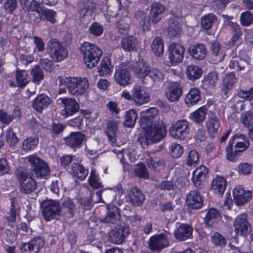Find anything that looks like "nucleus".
Wrapping results in <instances>:
<instances>
[{"label": "nucleus", "mask_w": 253, "mask_h": 253, "mask_svg": "<svg viewBox=\"0 0 253 253\" xmlns=\"http://www.w3.org/2000/svg\"><path fill=\"white\" fill-rule=\"evenodd\" d=\"M114 78L118 84L125 86L129 84L131 75L128 70V66L121 64L119 68L116 70Z\"/></svg>", "instance_id": "18"}, {"label": "nucleus", "mask_w": 253, "mask_h": 253, "mask_svg": "<svg viewBox=\"0 0 253 253\" xmlns=\"http://www.w3.org/2000/svg\"><path fill=\"white\" fill-rule=\"evenodd\" d=\"M112 68V66L111 64L110 59L107 57H105L103 58L101 61L100 68L98 70L99 75L101 76L110 75Z\"/></svg>", "instance_id": "40"}, {"label": "nucleus", "mask_w": 253, "mask_h": 253, "mask_svg": "<svg viewBox=\"0 0 253 253\" xmlns=\"http://www.w3.org/2000/svg\"><path fill=\"white\" fill-rule=\"evenodd\" d=\"M129 201L135 206L141 205L144 202V196L136 187L132 188L128 193Z\"/></svg>", "instance_id": "28"}, {"label": "nucleus", "mask_w": 253, "mask_h": 253, "mask_svg": "<svg viewBox=\"0 0 253 253\" xmlns=\"http://www.w3.org/2000/svg\"><path fill=\"white\" fill-rule=\"evenodd\" d=\"M241 122L248 128L251 126L253 122V113L251 112H246L242 114Z\"/></svg>", "instance_id": "59"}, {"label": "nucleus", "mask_w": 253, "mask_h": 253, "mask_svg": "<svg viewBox=\"0 0 253 253\" xmlns=\"http://www.w3.org/2000/svg\"><path fill=\"white\" fill-rule=\"evenodd\" d=\"M192 228L187 224H181L174 232V237L179 241H184L192 235Z\"/></svg>", "instance_id": "25"}, {"label": "nucleus", "mask_w": 253, "mask_h": 253, "mask_svg": "<svg viewBox=\"0 0 253 253\" xmlns=\"http://www.w3.org/2000/svg\"><path fill=\"white\" fill-rule=\"evenodd\" d=\"M165 75L163 72L157 68L150 69L148 79L152 82V85L154 83H158L163 81Z\"/></svg>", "instance_id": "46"}, {"label": "nucleus", "mask_w": 253, "mask_h": 253, "mask_svg": "<svg viewBox=\"0 0 253 253\" xmlns=\"http://www.w3.org/2000/svg\"><path fill=\"white\" fill-rule=\"evenodd\" d=\"M233 195L236 204L243 206L251 200L252 192L250 190L246 191L243 187L237 186L233 189Z\"/></svg>", "instance_id": "19"}, {"label": "nucleus", "mask_w": 253, "mask_h": 253, "mask_svg": "<svg viewBox=\"0 0 253 253\" xmlns=\"http://www.w3.org/2000/svg\"><path fill=\"white\" fill-rule=\"evenodd\" d=\"M219 216V211L214 208L210 209L205 218V222L207 225L212 226L215 223V220Z\"/></svg>", "instance_id": "48"}, {"label": "nucleus", "mask_w": 253, "mask_h": 253, "mask_svg": "<svg viewBox=\"0 0 253 253\" xmlns=\"http://www.w3.org/2000/svg\"><path fill=\"white\" fill-rule=\"evenodd\" d=\"M108 212L102 220L106 223H115L120 218L119 208L113 205L107 206Z\"/></svg>", "instance_id": "31"}, {"label": "nucleus", "mask_w": 253, "mask_h": 253, "mask_svg": "<svg viewBox=\"0 0 253 253\" xmlns=\"http://www.w3.org/2000/svg\"><path fill=\"white\" fill-rule=\"evenodd\" d=\"M229 24L230 25V28L234 32V34L231 41L229 42V45L230 46H234L241 41V37L243 34L242 29L237 23H230Z\"/></svg>", "instance_id": "33"}, {"label": "nucleus", "mask_w": 253, "mask_h": 253, "mask_svg": "<svg viewBox=\"0 0 253 253\" xmlns=\"http://www.w3.org/2000/svg\"><path fill=\"white\" fill-rule=\"evenodd\" d=\"M235 74L233 72L227 74L223 79L222 91L227 95L236 82Z\"/></svg>", "instance_id": "38"}, {"label": "nucleus", "mask_w": 253, "mask_h": 253, "mask_svg": "<svg viewBox=\"0 0 253 253\" xmlns=\"http://www.w3.org/2000/svg\"><path fill=\"white\" fill-rule=\"evenodd\" d=\"M31 74L33 77V80L34 83L40 82L44 77L43 73L39 66H36L33 68Z\"/></svg>", "instance_id": "60"}, {"label": "nucleus", "mask_w": 253, "mask_h": 253, "mask_svg": "<svg viewBox=\"0 0 253 253\" xmlns=\"http://www.w3.org/2000/svg\"><path fill=\"white\" fill-rule=\"evenodd\" d=\"M62 208L66 210V211L69 214V217H72L76 211V206L73 201L70 199H66L62 203Z\"/></svg>", "instance_id": "54"}, {"label": "nucleus", "mask_w": 253, "mask_h": 253, "mask_svg": "<svg viewBox=\"0 0 253 253\" xmlns=\"http://www.w3.org/2000/svg\"><path fill=\"white\" fill-rule=\"evenodd\" d=\"M16 175L20 181V191L25 194L34 192L37 188V182L32 178L30 172L24 168H19L16 170Z\"/></svg>", "instance_id": "4"}, {"label": "nucleus", "mask_w": 253, "mask_h": 253, "mask_svg": "<svg viewBox=\"0 0 253 253\" xmlns=\"http://www.w3.org/2000/svg\"><path fill=\"white\" fill-rule=\"evenodd\" d=\"M85 138V135L83 133L78 132H72L71 134L65 138V143L69 147L75 148L80 146Z\"/></svg>", "instance_id": "27"}, {"label": "nucleus", "mask_w": 253, "mask_h": 253, "mask_svg": "<svg viewBox=\"0 0 253 253\" xmlns=\"http://www.w3.org/2000/svg\"><path fill=\"white\" fill-rule=\"evenodd\" d=\"M150 100V95L143 87L136 85L133 87L132 100L135 105L141 106L147 103Z\"/></svg>", "instance_id": "16"}, {"label": "nucleus", "mask_w": 253, "mask_h": 253, "mask_svg": "<svg viewBox=\"0 0 253 253\" xmlns=\"http://www.w3.org/2000/svg\"><path fill=\"white\" fill-rule=\"evenodd\" d=\"M166 161L164 159H153L150 157L147 159V166L154 171H160L165 166Z\"/></svg>", "instance_id": "42"}, {"label": "nucleus", "mask_w": 253, "mask_h": 253, "mask_svg": "<svg viewBox=\"0 0 253 253\" xmlns=\"http://www.w3.org/2000/svg\"><path fill=\"white\" fill-rule=\"evenodd\" d=\"M245 139L246 136L241 133H237L230 139L226 148V158L228 160H237L241 153L248 149L250 142L248 140Z\"/></svg>", "instance_id": "2"}, {"label": "nucleus", "mask_w": 253, "mask_h": 253, "mask_svg": "<svg viewBox=\"0 0 253 253\" xmlns=\"http://www.w3.org/2000/svg\"><path fill=\"white\" fill-rule=\"evenodd\" d=\"M64 105L65 117L72 116L77 113L79 109V105L77 101L72 98H63L61 99Z\"/></svg>", "instance_id": "26"}, {"label": "nucleus", "mask_w": 253, "mask_h": 253, "mask_svg": "<svg viewBox=\"0 0 253 253\" xmlns=\"http://www.w3.org/2000/svg\"><path fill=\"white\" fill-rule=\"evenodd\" d=\"M253 20V15L250 11H246L241 14L240 21L244 26H248L251 24Z\"/></svg>", "instance_id": "64"}, {"label": "nucleus", "mask_w": 253, "mask_h": 253, "mask_svg": "<svg viewBox=\"0 0 253 253\" xmlns=\"http://www.w3.org/2000/svg\"><path fill=\"white\" fill-rule=\"evenodd\" d=\"M201 99V92L196 88L191 89L187 94L185 101L189 106L197 104Z\"/></svg>", "instance_id": "34"}, {"label": "nucleus", "mask_w": 253, "mask_h": 253, "mask_svg": "<svg viewBox=\"0 0 253 253\" xmlns=\"http://www.w3.org/2000/svg\"><path fill=\"white\" fill-rule=\"evenodd\" d=\"M226 180L224 178L217 176L212 181L211 189L214 193L222 195L226 189Z\"/></svg>", "instance_id": "32"}, {"label": "nucleus", "mask_w": 253, "mask_h": 253, "mask_svg": "<svg viewBox=\"0 0 253 253\" xmlns=\"http://www.w3.org/2000/svg\"><path fill=\"white\" fill-rule=\"evenodd\" d=\"M158 113L159 111L156 108H151L140 113L139 123L147 144L159 142L167 134L166 128L162 121H152Z\"/></svg>", "instance_id": "1"}, {"label": "nucleus", "mask_w": 253, "mask_h": 253, "mask_svg": "<svg viewBox=\"0 0 253 253\" xmlns=\"http://www.w3.org/2000/svg\"><path fill=\"white\" fill-rule=\"evenodd\" d=\"M81 52L83 54V58L86 67L91 69L98 63L102 54L101 49L96 45L84 42L80 47Z\"/></svg>", "instance_id": "3"}, {"label": "nucleus", "mask_w": 253, "mask_h": 253, "mask_svg": "<svg viewBox=\"0 0 253 253\" xmlns=\"http://www.w3.org/2000/svg\"><path fill=\"white\" fill-rule=\"evenodd\" d=\"M152 52L157 56L162 55L164 51V43L162 39L157 37L155 38L151 44Z\"/></svg>", "instance_id": "41"}, {"label": "nucleus", "mask_w": 253, "mask_h": 253, "mask_svg": "<svg viewBox=\"0 0 253 253\" xmlns=\"http://www.w3.org/2000/svg\"><path fill=\"white\" fill-rule=\"evenodd\" d=\"M72 172L74 177H76L80 180L84 179L88 174V171L83 166L73 163L72 165Z\"/></svg>", "instance_id": "35"}, {"label": "nucleus", "mask_w": 253, "mask_h": 253, "mask_svg": "<svg viewBox=\"0 0 253 253\" xmlns=\"http://www.w3.org/2000/svg\"><path fill=\"white\" fill-rule=\"evenodd\" d=\"M211 50L212 55L217 58L216 59L217 60L221 61L223 60L225 54L222 50L220 44L219 42H213L211 45Z\"/></svg>", "instance_id": "49"}, {"label": "nucleus", "mask_w": 253, "mask_h": 253, "mask_svg": "<svg viewBox=\"0 0 253 253\" xmlns=\"http://www.w3.org/2000/svg\"><path fill=\"white\" fill-rule=\"evenodd\" d=\"M185 48L181 44L172 42L169 46V61L172 64L181 62L184 57Z\"/></svg>", "instance_id": "12"}, {"label": "nucleus", "mask_w": 253, "mask_h": 253, "mask_svg": "<svg viewBox=\"0 0 253 253\" xmlns=\"http://www.w3.org/2000/svg\"><path fill=\"white\" fill-rule=\"evenodd\" d=\"M217 20V17L213 13L203 16L201 19V25L206 30H210L213 23Z\"/></svg>", "instance_id": "51"}, {"label": "nucleus", "mask_w": 253, "mask_h": 253, "mask_svg": "<svg viewBox=\"0 0 253 253\" xmlns=\"http://www.w3.org/2000/svg\"><path fill=\"white\" fill-rule=\"evenodd\" d=\"M130 233L129 228L126 225H117L108 233V240L115 244H121Z\"/></svg>", "instance_id": "10"}, {"label": "nucleus", "mask_w": 253, "mask_h": 253, "mask_svg": "<svg viewBox=\"0 0 253 253\" xmlns=\"http://www.w3.org/2000/svg\"><path fill=\"white\" fill-rule=\"evenodd\" d=\"M186 74L190 80H195L201 77L202 74V70L198 66L191 65L187 66Z\"/></svg>", "instance_id": "43"}, {"label": "nucleus", "mask_w": 253, "mask_h": 253, "mask_svg": "<svg viewBox=\"0 0 253 253\" xmlns=\"http://www.w3.org/2000/svg\"><path fill=\"white\" fill-rule=\"evenodd\" d=\"M44 244L42 238L37 237L28 243L21 242L19 248L22 253H39Z\"/></svg>", "instance_id": "11"}, {"label": "nucleus", "mask_w": 253, "mask_h": 253, "mask_svg": "<svg viewBox=\"0 0 253 253\" xmlns=\"http://www.w3.org/2000/svg\"><path fill=\"white\" fill-rule=\"evenodd\" d=\"M118 125L115 122H109L105 130L108 139L112 144L116 142V136L117 133Z\"/></svg>", "instance_id": "36"}, {"label": "nucleus", "mask_w": 253, "mask_h": 253, "mask_svg": "<svg viewBox=\"0 0 253 253\" xmlns=\"http://www.w3.org/2000/svg\"><path fill=\"white\" fill-rule=\"evenodd\" d=\"M228 66L231 69H236L239 71H241L248 68L249 63L242 59H232L230 60Z\"/></svg>", "instance_id": "50"}, {"label": "nucleus", "mask_w": 253, "mask_h": 253, "mask_svg": "<svg viewBox=\"0 0 253 253\" xmlns=\"http://www.w3.org/2000/svg\"><path fill=\"white\" fill-rule=\"evenodd\" d=\"M220 124L219 119L214 114H210L206 123V126L209 133L214 135L217 132Z\"/></svg>", "instance_id": "29"}, {"label": "nucleus", "mask_w": 253, "mask_h": 253, "mask_svg": "<svg viewBox=\"0 0 253 253\" xmlns=\"http://www.w3.org/2000/svg\"><path fill=\"white\" fill-rule=\"evenodd\" d=\"M189 55L195 60H202L206 56L207 50L204 44H196L189 47Z\"/></svg>", "instance_id": "23"}, {"label": "nucleus", "mask_w": 253, "mask_h": 253, "mask_svg": "<svg viewBox=\"0 0 253 253\" xmlns=\"http://www.w3.org/2000/svg\"><path fill=\"white\" fill-rule=\"evenodd\" d=\"M88 81L85 78H70L68 80L69 92L74 95L83 94L88 88Z\"/></svg>", "instance_id": "8"}, {"label": "nucleus", "mask_w": 253, "mask_h": 253, "mask_svg": "<svg viewBox=\"0 0 253 253\" xmlns=\"http://www.w3.org/2000/svg\"><path fill=\"white\" fill-rule=\"evenodd\" d=\"M200 155L198 152L195 150H191L186 159V164L188 166H192L197 164L199 161Z\"/></svg>", "instance_id": "55"}, {"label": "nucleus", "mask_w": 253, "mask_h": 253, "mask_svg": "<svg viewBox=\"0 0 253 253\" xmlns=\"http://www.w3.org/2000/svg\"><path fill=\"white\" fill-rule=\"evenodd\" d=\"M41 207L42 215L46 221L59 219L61 207L58 202L46 200L42 203Z\"/></svg>", "instance_id": "5"}, {"label": "nucleus", "mask_w": 253, "mask_h": 253, "mask_svg": "<svg viewBox=\"0 0 253 253\" xmlns=\"http://www.w3.org/2000/svg\"><path fill=\"white\" fill-rule=\"evenodd\" d=\"M137 40L133 36H127L121 41V47L126 51H130L136 48Z\"/></svg>", "instance_id": "37"}, {"label": "nucleus", "mask_w": 253, "mask_h": 253, "mask_svg": "<svg viewBox=\"0 0 253 253\" xmlns=\"http://www.w3.org/2000/svg\"><path fill=\"white\" fill-rule=\"evenodd\" d=\"M137 119V114L134 109H131L128 111L125 116V121L124 125L125 126L128 127H133Z\"/></svg>", "instance_id": "47"}, {"label": "nucleus", "mask_w": 253, "mask_h": 253, "mask_svg": "<svg viewBox=\"0 0 253 253\" xmlns=\"http://www.w3.org/2000/svg\"><path fill=\"white\" fill-rule=\"evenodd\" d=\"M167 235L162 233L154 235L150 238L149 246L152 250L159 251L169 246Z\"/></svg>", "instance_id": "17"}, {"label": "nucleus", "mask_w": 253, "mask_h": 253, "mask_svg": "<svg viewBox=\"0 0 253 253\" xmlns=\"http://www.w3.org/2000/svg\"><path fill=\"white\" fill-rule=\"evenodd\" d=\"M95 9V4L90 0H82L79 4V14L81 18L90 16Z\"/></svg>", "instance_id": "24"}, {"label": "nucleus", "mask_w": 253, "mask_h": 253, "mask_svg": "<svg viewBox=\"0 0 253 253\" xmlns=\"http://www.w3.org/2000/svg\"><path fill=\"white\" fill-rule=\"evenodd\" d=\"M189 123L186 120H179L169 128L170 135L176 139L184 140L189 133Z\"/></svg>", "instance_id": "6"}, {"label": "nucleus", "mask_w": 253, "mask_h": 253, "mask_svg": "<svg viewBox=\"0 0 253 253\" xmlns=\"http://www.w3.org/2000/svg\"><path fill=\"white\" fill-rule=\"evenodd\" d=\"M51 103L50 99L45 94L39 95L33 101V106L35 109L41 112Z\"/></svg>", "instance_id": "30"}, {"label": "nucleus", "mask_w": 253, "mask_h": 253, "mask_svg": "<svg viewBox=\"0 0 253 253\" xmlns=\"http://www.w3.org/2000/svg\"><path fill=\"white\" fill-rule=\"evenodd\" d=\"M150 69L149 66L143 60H139L135 63L132 67L133 72L142 80L143 84L148 86L152 85V82L149 81V79H148V75Z\"/></svg>", "instance_id": "13"}, {"label": "nucleus", "mask_w": 253, "mask_h": 253, "mask_svg": "<svg viewBox=\"0 0 253 253\" xmlns=\"http://www.w3.org/2000/svg\"><path fill=\"white\" fill-rule=\"evenodd\" d=\"M208 175V169L204 166H200L193 172V182L195 187L202 189Z\"/></svg>", "instance_id": "20"}, {"label": "nucleus", "mask_w": 253, "mask_h": 253, "mask_svg": "<svg viewBox=\"0 0 253 253\" xmlns=\"http://www.w3.org/2000/svg\"><path fill=\"white\" fill-rule=\"evenodd\" d=\"M16 80L18 87H24L29 82V77L25 70H17L16 72Z\"/></svg>", "instance_id": "45"}, {"label": "nucleus", "mask_w": 253, "mask_h": 253, "mask_svg": "<svg viewBox=\"0 0 253 253\" xmlns=\"http://www.w3.org/2000/svg\"><path fill=\"white\" fill-rule=\"evenodd\" d=\"M101 193V191H97L96 192V196L97 197V199L95 201H93L91 199V193H90V196L88 197L84 198L81 200V204L85 207L90 208L92 205V203H98L100 202L102 200Z\"/></svg>", "instance_id": "58"}, {"label": "nucleus", "mask_w": 253, "mask_h": 253, "mask_svg": "<svg viewBox=\"0 0 253 253\" xmlns=\"http://www.w3.org/2000/svg\"><path fill=\"white\" fill-rule=\"evenodd\" d=\"M49 55L56 62L63 60L67 57L66 48L56 39L50 40L47 44Z\"/></svg>", "instance_id": "7"}, {"label": "nucleus", "mask_w": 253, "mask_h": 253, "mask_svg": "<svg viewBox=\"0 0 253 253\" xmlns=\"http://www.w3.org/2000/svg\"><path fill=\"white\" fill-rule=\"evenodd\" d=\"M134 171L136 175L140 178L147 179L149 178V173L145 165L142 164H138L137 165L134 169Z\"/></svg>", "instance_id": "56"}, {"label": "nucleus", "mask_w": 253, "mask_h": 253, "mask_svg": "<svg viewBox=\"0 0 253 253\" xmlns=\"http://www.w3.org/2000/svg\"><path fill=\"white\" fill-rule=\"evenodd\" d=\"M183 153L182 146L177 143H172L170 147V154L173 158H178Z\"/></svg>", "instance_id": "63"}, {"label": "nucleus", "mask_w": 253, "mask_h": 253, "mask_svg": "<svg viewBox=\"0 0 253 253\" xmlns=\"http://www.w3.org/2000/svg\"><path fill=\"white\" fill-rule=\"evenodd\" d=\"M88 181L89 185L93 189H98L101 187V184L99 182V177L96 174V171L94 169L91 170Z\"/></svg>", "instance_id": "57"}, {"label": "nucleus", "mask_w": 253, "mask_h": 253, "mask_svg": "<svg viewBox=\"0 0 253 253\" xmlns=\"http://www.w3.org/2000/svg\"><path fill=\"white\" fill-rule=\"evenodd\" d=\"M169 35L171 37H175L181 31V27L178 21L170 19L168 28Z\"/></svg>", "instance_id": "53"}, {"label": "nucleus", "mask_w": 253, "mask_h": 253, "mask_svg": "<svg viewBox=\"0 0 253 253\" xmlns=\"http://www.w3.org/2000/svg\"><path fill=\"white\" fill-rule=\"evenodd\" d=\"M234 226L236 233L246 235L250 228V224L247 220V215L242 214L238 216L234 220Z\"/></svg>", "instance_id": "21"}, {"label": "nucleus", "mask_w": 253, "mask_h": 253, "mask_svg": "<svg viewBox=\"0 0 253 253\" xmlns=\"http://www.w3.org/2000/svg\"><path fill=\"white\" fill-rule=\"evenodd\" d=\"M39 143V138L36 136H29L24 140L22 149L25 151H29L34 149Z\"/></svg>", "instance_id": "44"}, {"label": "nucleus", "mask_w": 253, "mask_h": 253, "mask_svg": "<svg viewBox=\"0 0 253 253\" xmlns=\"http://www.w3.org/2000/svg\"><path fill=\"white\" fill-rule=\"evenodd\" d=\"M135 17L139 21L140 26L144 31L149 30L151 22L149 21V18L147 19V15L145 12L141 10L137 11L135 13Z\"/></svg>", "instance_id": "39"}, {"label": "nucleus", "mask_w": 253, "mask_h": 253, "mask_svg": "<svg viewBox=\"0 0 253 253\" xmlns=\"http://www.w3.org/2000/svg\"><path fill=\"white\" fill-rule=\"evenodd\" d=\"M182 93L181 85L177 82H172L167 86L165 94L169 101L173 102L179 100Z\"/></svg>", "instance_id": "14"}, {"label": "nucleus", "mask_w": 253, "mask_h": 253, "mask_svg": "<svg viewBox=\"0 0 253 253\" xmlns=\"http://www.w3.org/2000/svg\"><path fill=\"white\" fill-rule=\"evenodd\" d=\"M166 10V6L160 2H154L151 5L149 21L152 24H156L161 20Z\"/></svg>", "instance_id": "15"}, {"label": "nucleus", "mask_w": 253, "mask_h": 253, "mask_svg": "<svg viewBox=\"0 0 253 253\" xmlns=\"http://www.w3.org/2000/svg\"><path fill=\"white\" fill-rule=\"evenodd\" d=\"M212 242L216 246L223 247L226 244V239L218 232L215 233L211 237Z\"/></svg>", "instance_id": "62"}, {"label": "nucleus", "mask_w": 253, "mask_h": 253, "mask_svg": "<svg viewBox=\"0 0 253 253\" xmlns=\"http://www.w3.org/2000/svg\"><path fill=\"white\" fill-rule=\"evenodd\" d=\"M5 140L10 146H14L18 142V138L12 128H8L6 132Z\"/></svg>", "instance_id": "61"}, {"label": "nucleus", "mask_w": 253, "mask_h": 253, "mask_svg": "<svg viewBox=\"0 0 253 253\" xmlns=\"http://www.w3.org/2000/svg\"><path fill=\"white\" fill-rule=\"evenodd\" d=\"M207 113V108L201 107L192 113V120L196 123H201L206 119Z\"/></svg>", "instance_id": "52"}, {"label": "nucleus", "mask_w": 253, "mask_h": 253, "mask_svg": "<svg viewBox=\"0 0 253 253\" xmlns=\"http://www.w3.org/2000/svg\"><path fill=\"white\" fill-rule=\"evenodd\" d=\"M186 197V203L189 208L199 209L202 207L203 200L197 190H191L187 195Z\"/></svg>", "instance_id": "22"}, {"label": "nucleus", "mask_w": 253, "mask_h": 253, "mask_svg": "<svg viewBox=\"0 0 253 253\" xmlns=\"http://www.w3.org/2000/svg\"><path fill=\"white\" fill-rule=\"evenodd\" d=\"M27 160L31 166L32 170L37 176L42 177L49 173L50 169L47 164L36 155L27 157Z\"/></svg>", "instance_id": "9"}]
</instances>
